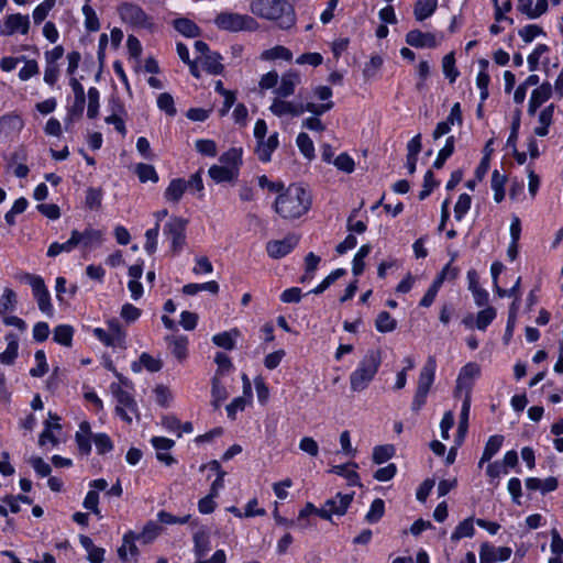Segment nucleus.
<instances>
[{"label":"nucleus","mask_w":563,"mask_h":563,"mask_svg":"<svg viewBox=\"0 0 563 563\" xmlns=\"http://www.w3.org/2000/svg\"><path fill=\"white\" fill-rule=\"evenodd\" d=\"M249 9L255 16L273 21L283 30L296 23L295 9L288 0H251Z\"/></svg>","instance_id":"obj_1"},{"label":"nucleus","mask_w":563,"mask_h":563,"mask_svg":"<svg viewBox=\"0 0 563 563\" xmlns=\"http://www.w3.org/2000/svg\"><path fill=\"white\" fill-rule=\"evenodd\" d=\"M310 206L309 192L299 185H290L276 198L274 209L283 219L294 220L303 216Z\"/></svg>","instance_id":"obj_2"},{"label":"nucleus","mask_w":563,"mask_h":563,"mask_svg":"<svg viewBox=\"0 0 563 563\" xmlns=\"http://www.w3.org/2000/svg\"><path fill=\"white\" fill-rule=\"evenodd\" d=\"M380 363L382 357L378 351H367L350 375L351 390L356 393L365 390L378 373Z\"/></svg>","instance_id":"obj_3"},{"label":"nucleus","mask_w":563,"mask_h":563,"mask_svg":"<svg viewBox=\"0 0 563 563\" xmlns=\"http://www.w3.org/2000/svg\"><path fill=\"white\" fill-rule=\"evenodd\" d=\"M214 24L219 30L227 32H253L258 29V23L252 15L223 11L214 18Z\"/></svg>","instance_id":"obj_4"},{"label":"nucleus","mask_w":563,"mask_h":563,"mask_svg":"<svg viewBox=\"0 0 563 563\" xmlns=\"http://www.w3.org/2000/svg\"><path fill=\"white\" fill-rule=\"evenodd\" d=\"M111 389L117 400L115 413L126 423H132L133 416L137 417V405L133 396L120 386L112 384Z\"/></svg>","instance_id":"obj_5"},{"label":"nucleus","mask_w":563,"mask_h":563,"mask_svg":"<svg viewBox=\"0 0 563 563\" xmlns=\"http://www.w3.org/2000/svg\"><path fill=\"white\" fill-rule=\"evenodd\" d=\"M31 27L30 16L22 13H11L3 18L0 25V35L12 36L14 34L26 35Z\"/></svg>","instance_id":"obj_6"},{"label":"nucleus","mask_w":563,"mask_h":563,"mask_svg":"<svg viewBox=\"0 0 563 563\" xmlns=\"http://www.w3.org/2000/svg\"><path fill=\"white\" fill-rule=\"evenodd\" d=\"M187 221L179 217L170 218L164 225V234L172 241V250L178 254L185 245Z\"/></svg>","instance_id":"obj_7"},{"label":"nucleus","mask_w":563,"mask_h":563,"mask_svg":"<svg viewBox=\"0 0 563 563\" xmlns=\"http://www.w3.org/2000/svg\"><path fill=\"white\" fill-rule=\"evenodd\" d=\"M354 498V494L338 493L333 498L325 501L319 510V516L323 519H331L333 515L342 516L346 512Z\"/></svg>","instance_id":"obj_8"},{"label":"nucleus","mask_w":563,"mask_h":563,"mask_svg":"<svg viewBox=\"0 0 563 563\" xmlns=\"http://www.w3.org/2000/svg\"><path fill=\"white\" fill-rule=\"evenodd\" d=\"M119 14L121 19L133 26L150 29L152 22L146 13L136 4L123 3L119 7Z\"/></svg>","instance_id":"obj_9"},{"label":"nucleus","mask_w":563,"mask_h":563,"mask_svg":"<svg viewBox=\"0 0 563 563\" xmlns=\"http://www.w3.org/2000/svg\"><path fill=\"white\" fill-rule=\"evenodd\" d=\"M76 245L84 251H91L99 247L103 242V232L92 228H86L82 232L78 230L71 231Z\"/></svg>","instance_id":"obj_10"},{"label":"nucleus","mask_w":563,"mask_h":563,"mask_svg":"<svg viewBox=\"0 0 563 563\" xmlns=\"http://www.w3.org/2000/svg\"><path fill=\"white\" fill-rule=\"evenodd\" d=\"M511 549L508 547H494L483 542L479 548V563L505 562L511 556Z\"/></svg>","instance_id":"obj_11"},{"label":"nucleus","mask_w":563,"mask_h":563,"mask_svg":"<svg viewBox=\"0 0 563 563\" xmlns=\"http://www.w3.org/2000/svg\"><path fill=\"white\" fill-rule=\"evenodd\" d=\"M299 238L295 234H289L283 240L269 241L266 245V251L272 258H282L289 254L298 244Z\"/></svg>","instance_id":"obj_12"},{"label":"nucleus","mask_w":563,"mask_h":563,"mask_svg":"<svg viewBox=\"0 0 563 563\" xmlns=\"http://www.w3.org/2000/svg\"><path fill=\"white\" fill-rule=\"evenodd\" d=\"M269 110L276 117L291 115L299 117L305 112L303 103L287 101L285 98L276 97L272 104L269 106Z\"/></svg>","instance_id":"obj_13"},{"label":"nucleus","mask_w":563,"mask_h":563,"mask_svg":"<svg viewBox=\"0 0 563 563\" xmlns=\"http://www.w3.org/2000/svg\"><path fill=\"white\" fill-rule=\"evenodd\" d=\"M481 368L476 363H467L464 365L456 379V393L465 391V395L471 396V388L473 382L479 376Z\"/></svg>","instance_id":"obj_14"},{"label":"nucleus","mask_w":563,"mask_h":563,"mask_svg":"<svg viewBox=\"0 0 563 563\" xmlns=\"http://www.w3.org/2000/svg\"><path fill=\"white\" fill-rule=\"evenodd\" d=\"M552 92L550 82H543L533 89L529 99L528 114L534 115L537 110L551 98Z\"/></svg>","instance_id":"obj_15"},{"label":"nucleus","mask_w":563,"mask_h":563,"mask_svg":"<svg viewBox=\"0 0 563 563\" xmlns=\"http://www.w3.org/2000/svg\"><path fill=\"white\" fill-rule=\"evenodd\" d=\"M300 84V75L295 70L283 74L279 85L275 89L277 97L287 98L294 95L297 85Z\"/></svg>","instance_id":"obj_16"},{"label":"nucleus","mask_w":563,"mask_h":563,"mask_svg":"<svg viewBox=\"0 0 563 563\" xmlns=\"http://www.w3.org/2000/svg\"><path fill=\"white\" fill-rule=\"evenodd\" d=\"M278 133L271 134L267 139L257 141L256 154L261 162L267 163L272 158L273 152L278 147Z\"/></svg>","instance_id":"obj_17"},{"label":"nucleus","mask_w":563,"mask_h":563,"mask_svg":"<svg viewBox=\"0 0 563 563\" xmlns=\"http://www.w3.org/2000/svg\"><path fill=\"white\" fill-rule=\"evenodd\" d=\"M435 360L430 356L421 368L417 390L429 393L435 375Z\"/></svg>","instance_id":"obj_18"},{"label":"nucleus","mask_w":563,"mask_h":563,"mask_svg":"<svg viewBox=\"0 0 563 563\" xmlns=\"http://www.w3.org/2000/svg\"><path fill=\"white\" fill-rule=\"evenodd\" d=\"M406 42L418 48H433L438 45L435 36L432 33H423L419 30H412L407 33Z\"/></svg>","instance_id":"obj_19"},{"label":"nucleus","mask_w":563,"mask_h":563,"mask_svg":"<svg viewBox=\"0 0 563 563\" xmlns=\"http://www.w3.org/2000/svg\"><path fill=\"white\" fill-rule=\"evenodd\" d=\"M168 349L172 354L183 361L187 357L188 354V338L186 335L175 334L165 338Z\"/></svg>","instance_id":"obj_20"},{"label":"nucleus","mask_w":563,"mask_h":563,"mask_svg":"<svg viewBox=\"0 0 563 563\" xmlns=\"http://www.w3.org/2000/svg\"><path fill=\"white\" fill-rule=\"evenodd\" d=\"M503 268H504V265L499 262H495L492 264L490 273H492L495 290L499 297L516 296L517 292H519L521 277L517 278L515 285L509 290H505V289L500 288L497 284V278H498L499 274L501 273Z\"/></svg>","instance_id":"obj_21"},{"label":"nucleus","mask_w":563,"mask_h":563,"mask_svg":"<svg viewBox=\"0 0 563 563\" xmlns=\"http://www.w3.org/2000/svg\"><path fill=\"white\" fill-rule=\"evenodd\" d=\"M211 549L210 537L206 530H199L194 534V553L196 560L205 559Z\"/></svg>","instance_id":"obj_22"},{"label":"nucleus","mask_w":563,"mask_h":563,"mask_svg":"<svg viewBox=\"0 0 563 563\" xmlns=\"http://www.w3.org/2000/svg\"><path fill=\"white\" fill-rule=\"evenodd\" d=\"M526 487L529 490H539L541 494H547L553 492L558 487V479L555 477H548L545 479H540L537 477H528L526 479Z\"/></svg>","instance_id":"obj_23"},{"label":"nucleus","mask_w":563,"mask_h":563,"mask_svg":"<svg viewBox=\"0 0 563 563\" xmlns=\"http://www.w3.org/2000/svg\"><path fill=\"white\" fill-rule=\"evenodd\" d=\"M90 424L87 421H82L79 424V430L76 432L75 439L78 445V450L81 454L88 455L91 451V438H90Z\"/></svg>","instance_id":"obj_24"},{"label":"nucleus","mask_w":563,"mask_h":563,"mask_svg":"<svg viewBox=\"0 0 563 563\" xmlns=\"http://www.w3.org/2000/svg\"><path fill=\"white\" fill-rule=\"evenodd\" d=\"M187 190V183L183 178L173 179L164 192V198L168 202L177 203L185 191Z\"/></svg>","instance_id":"obj_25"},{"label":"nucleus","mask_w":563,"mask_h":563,"mask_svg":"<svg viewBox=\"0 0 563 563\" xmlns=\"http://www.w3.org/2000/svg\"><path fill=\"white\" fill-rule=\"evenodd\" d=\"M198 60L203 69L211 75H220L224 69L221 63L222 56L217 52H212L203 57H198Z\"/></svg>","instance_id":"obj_26"},{"label":"nucleus","mask_w":563,"mask_h":563,"mask_svg":"<svg viewBox=\"0 0 563 563\" xmlns=\"http://www.w3.org/2000/svg\"><path fill=\"white\" fill-rule=\"evenodd\" d=\"M209 176L217 183L232 181L238 177L234 167L213 165L208 170Z\"/></svg>","instance_id":"obj_27"},{"label":"nucleus","mask_w":563,"mask_h":563,"mask_svg":"<svg viewBox=\"0 0 563 563\" xmlns=\"http://www.w3.org/2000/svg\"><path fill=\"white\" fill-rule=\"evenodd\" d=\"M357 465L355 463L335 465L331 472L346 478L350 486H361L360 476L356 473Z\"/></svg>","instance_id":"obj_28"},{"label":"nucleus","mask_w":563,"mask_h":563,"mask_svg":"<svg viewBox=\"0 0 563 563\" xmlns=\"http://www.w3.org/2000/svg\"><path fill=\"white\" fill-rule=\"evenodd\" d=\"M69 85L73 89L75 96V102L73 108L70 109L71 113L77 115H81L85 108V90L82 85L75 78L71 77L69 80Z\"/></svg>","instance_id":"obj_29"},{"label":"nucleus","mask_w":563,"mask_h":563,"mask_svg":"<svg viewBox=\"0 0 563 563\" xmlns=\"http://www.w3.org/2000/svg\"><path fill=\"white\" fill-rule=\"evenodd\" d=\"M7 349L0 353V362L2 364L10 365L14 362L18 356L19 343L18 338L13 333L5 335Z\"/></svg>","instance_id":"obj_30"},{"label":"nucleus","mask_w":563,"mask_h":563,"mask_svg":"<svg viewBox=\"0 0 563 563\" xmlns=\"http://www.w3.org/2000/svg\"><path fill=\"white\" fill-rule=\"evenodd\" d=\"M504 442V437L499 434L492 435L486 445L484 448L482 457L479 460L478 466L482 467L485 462L490 461V459L500 450Z\"/></svg>","instance_id":"obj_31"},{"label":"nucleus","mask_w":563,"mask_h":563,"mask_svg":"<svg viewBox=\"0 0 563 563\" xmlns=\"http://www.w3.org/2000/svg\"><path fill=\"white\" fill-rule=\"evenodd\" d=\"M240 336V331L238 329H232L230 331H224L212 336V342L222 349L233 350L235 346V341Z\"/></svg>","instance_id":"obj_32"},{"label":"nucleus","mask_w":563,"mask_h":563,"mask_svg":"<svg viewBox=\"0 0 563 563\" xmlns=\"http://www.w3.org/2000/svg\"><path fill=\"white\" fill-rule=\"evenodd\" d=\"M554 112V104H549L539 113L538 121L540 123L539 126L534 129V134L538 136H545L549 133V126L552 123Z\"/></svg>","instance_id":"obj_33"},{"label":"nucleus","mask_w":563,"mask_h":563,"mask_svg":"<svg viewBox=\"0 0 563 563\" xmlns=\"http://www.w3.org/2000/svg\"><path fill=\"white\" fill-rule=\"evenodd\" d=\"M137 539L133 532H128L123 537V544L118 549V555L121 560H128L129 556L134 558L137 555V548L134 541Z\"/></svg>","instance_id":"obj_34"},{"label":"nucleus","mask_w":563,"mask_h":563,"mask_svg":"<svg viewBox=\"0 0 563 563\" xmlns=\"http://www.w3.org/2000/svg\"><path fill=\"white\" fill-rule=\"evenodd\" d=\"M174 27L184 36L197 37L200 35L199 26L189 19L180 18L174 21Z\"/></svg>","instance_id":"obj_35"},{"label":"nucleus","mask_w":563,"mask_h":563,"mask_svg":"<svg viewBox=\"0 0 563 563\" xmlns=\"http://www.w3.org/2000/svg\"><path fill=\"white\" fill-rule=\"evenodd\" d=\"M438 5L437 0H417L415 5V16L418 21H423L431 16Z\"/></svg>","instance_id":"obj_36"},{"label":"nucleus","mask_w":563,"mask_h":563,"mask_svg":"<svg viewBox=\"0 0 563 563\" xmlns=\"http://www.w3.org/2000/svg\"><path fill=\"white\" fill-rule=\"evenodd\" d=\"M74 336V328L68 324H59L53 331V339L56 343L70 346Z\"/></svg>","instance_id":"obj_37"},{"label":"nucleus","mask_w":563,"mask_h":563,"mask_svg":"<svg viewBox=\"0 0 563 563\" xmlns=\"http://www.w3.org/2000/svg\"><path fill=\"white\" fill-rule=\"evenodd\" d=\"M475 533L473 518H466L461 521L451 534L452 541H459L463 538H472Z\"/></svg>","instance_id":"obj_38"},{"label":"nucleus","mask_w":563,"mask_h":563,"mask_svg":"<svg viewBox=\"0 0 563 563\" xmlns=\"http://www.w3.org/2000/svg\"><path fill=\"white\" fill-rule=\"evenodd\" d=\"M49 418L55 420V424L52 426L51 422L46 421L45 428L38 439V443L42 446L46 445V443H48V442L52 443L53 445H57V443H58V440L54 435L52 429L53 428L58 429V430L60 429V424L58 423L59 418L52 413H49Z\"/></svg>","instance_id":"obj_39"},{"label":"nucleus","mask_w":563,"mask_h":563,"mask_svg":"<svg viewBox=\"0 0 563 563\" xmlns=\"http://www.w3.org/2000/svg\"><path fill=\"white\" fill-rule=\"evenodd\" d=\"M470 408H471V396L465 395V398L462 404L459 429H457V438L461 441L464 439V437L467 432Z\"/></svg>","instance_id":"obj_40"},{"label":"nucleus","mask_w":563,"mask_h":563,"mask_svg":"<svg viewBox=\"0 0 563 563\" xmlns=\"http://www.w3.org/2000/svg\"><path fill=\"white\" fill-rule=\"evenodd\" d=\"M261 58L263 60H276V59L290 60L292 58V53L287 47L277 45L275 47L264 51L261 54Z\"/></svg>","instance_id":"obj_41"},{"label":"nucleus","mask_w":563,"mask_h":563,"mask_svg":"<svg viewBox=\"0 0 563 563\" xmlns=\"http://www.w3.org/2000/svg\"><path fill=\"white\" fill-rule=\"evenodd\" d=\"M220 163L228 167H234L239 174L240 165L242 164V148H230L220 156Z\"/></svg>","instance_id":"obj_42"},{"label":"nucleus","mask_w":563,"mask_h":563,"mask_svg":"<svg viewBox=\"0 0 563 563\" xmlns=\"http://www.w3.org/2000/svg\"><path fill=\"white\" fill-rule=\"evenodd\" d=\"M506 183V176L500 174L499 170L495 169L492 174L490 186L494 191V200L496 202H501L505 198L504 186Z\"/></svg>","instance_id":"obj_43"},{"label":"nucleus","mask_w":563,"mask_h":563,"mask_svg":"<svg viewBox=\"0 0 563 563\" xmlns=\"http://www.w3.org/2000/svg\"><path fill=\"white\" fill-rule=\"evenodd\" d=\"M296 144H297L299 151L301 152V154L306 158L312 159L314 157L313 141L307 133H305V132L299 133L296 139Z\"/></svg>","instance_id":"obj_44"},{"label":"nucleus","mask_w":563,"mask_h":563,"mask_svg":"<svg viewBox=\"0 0 563 563\" xmlns=\"http://www.w3.org/2000/svg\"><path fill=\"white\" fill-rule=\"evenodd\" d=\"M375 325L378 332L387 333L396 329L397 322L387 311H382L376 318Z\"/></svg>","instance_id":"obj_45"},{"label":"nucleus","mask_w":563,"mask_h":563,"mask_svg":"<svg viewBox=\"0 0 563 563\" xmlns=\"http://www.w3.org/2000/svg\"><path fill=\"white\" fill-rule=\"evenodd\" d=\"M88 108L87 115L90 119L97 118L100 107V92L96 87H90L87 92Z\"/></svg>","instance_id":"obj_46"},{"label":"nucleus","mask_w":563,"mask_h":563,"mask_svg":"<svg viewBox=\"0 0 563 563\" xmlns=\"http://www.w3.org/2000/svg\"><path fill=\"white\" fill-rule=\"evenodd\" d=\"M141 366L145 367L150 372H158L162 368V363L150 354L142 353L140 356V364L133 363L132 368L134 372H140Z\"/></svg>","instance_id":"obj_47"},{"label":"nucleus","mask_w":563,"mask_h":563,"mask_svg":"<svg viewBox=\"0 0 563 563\" xmlns=\"http://www.w3.org/2000/svg\"><path fill=\"white\" fill-rule=\"evenodd\" d=\"M496 314V309L493 307H487L481 310L476 316L475 327L481 331H485L487 327L494 321Z\"/></svg>","instance_id":"obj_48"},{"label":"nucleus","mask_w":563,"mask_h":563,"mask_svg":"<svg viewBox=\"0 0 563 563\" xmlns=\"http://www.w3.org/2000/svg\"><path fill=\"white\" fill-rule=\"evenodd\" d=\"M75 247H77L76 240L74 239L73 233H71L70 238L66 242H64V243H58V242L52 243L48 246L47 256L55 257V256L59 255L63 252L69 253Z\"/></svg>","instance_id":"obj_49"},{"label":"nucleus","mask_w":563,"mask_h":563,"mask_svg":"<svg viewBox=\"0 0 563 563\" xmlns=\"http://www.w3.org/2000/svg\"><path fill=\"white\" fill-rule=\"evenodd\" d=\"M55 4L56 0H44L38 5H36L32 12L34 23L41 24L46 19L52 9L55 7Z\"/></svg>","instance_id":"obj_50"},{"label":"nucleus","mask_w":563,"mask_h":563,"mask_svg":"<svg viewBox=\"0 0 563 563\" xmlns=\"http://www.w3.org/2000/svg\"><path fill=\"white\" fill-rule=\"evenodd\" d=\"M16 306V294L11 288H4L0 296V314L13 311Z\"/></svg>","instance_id":"obj_51"},{"label":"nucleus","mask_w":563,"mask_h":563,"mask_svg":"<svg viewBox=\"0 0 563 563\" xmlns=\"http://www.w3.org/2000/svg\"><path fill=\"white\" fill-rule=\"evenodd\" d=\"M454 136H449L446 139L445 145L439 151L435 161L433 162V167L437 169L442 168L445 161L453 154L454 152Z\"/></svg>","instance_id":"obj_52"},{"label":"nucleus","mask_w":563,"mask_h":563,"mask_svg":"<svg viewBox=\"0 0 563 563\" xmlns=\"http://www.w3.org/2000/svg\"><path fill=\"white\" fill-rule=\"evenodd\" d=\"M112 104H113V107H112L113 113L106 118V122L108 124H113L115 130L124 135L126 132L124 121L117 113V111L122 110V106H121L119 99H114V98L112 99Z\"/></svg>","instance_id":"obj_53"},{"label":"nucleus","mask_w":563,"mask_h":563,"mask_svg":"<svg viewBox=\"0 0 563 563\" xmlns=\"http://www.w3.org/2000/svg\"><path fill=\"white\" fill-rule=\"evenodd\" d=\"M135 174L137 175L140 181L146 183L148 180L153 183L158 181V175L154 168V166L140 163L135 166Z\"/></svg>","instance_id":"obj_54"},{"label":"nucleus","mask_w":563,"mask_h":563,"mask_svg":"<svg viewBox=\"0 0 563 563\" xmlns=\"http://www.w3.org/2000/svg\"><path fill=\"white\" fill-rule=\"evenodd\" d=\"M82 14L85 16V27L89 32H97L100 29L99 18L96 11L89 5L82 7Z\"/></svg>","instance_id":"obj_55"},{"label":"nucleus","mask_w":563,"mask_h":563,"mask_svg":"<svg viewBox=\"0 0 563 563\" xmlns=\"http://www.w3.org/2000/svg\"><path fill=\"white\" fill-rule=\"evenodd\" d=\"M212 404L216 408H219L221 404L228 398V391L223 385L220 384V380L217 376L212 378Z\"/></svg>","instance_id":"obj_56"},{"label":"nucleus","mask_w":563,"mask_h":563,"mask_svg":"<svg viewBox=\"0 0 563 563\" xmlns=\"http://www.w3.org/2000/svg\"><path fill=\"white\" fill-rule=\"evenodd\" d=\"M443 73L450 82H454L459 77V70L455 67V58L453 53H449L443 57L442 60Z\"/></svg>","instance_id":"obj_57"},{"label":"nucleus","mask_w":563,"mask_h":563,"mask_svg":"<svg viewBox=\"0 0 563 563\" xmlns=\"http://www.w3.org/2000/svg\"><path fill=\"white\" fill-rule=\"evenodd\" d=\"M395 454V448L390 444L378 445L373 450V461L376 464H383Z\"/></svg>","instance_id":"obj_58"},{"label":"nucleus","mask_w":563,"mask_h":563,"mask_svg":"<svg viewBox=\"0 0 563 563\" xmlns=\"http://www.w3.org/2000/svg\"><path fill=\"white\" fill-rule=\"evenodd\" d=\"M161 533V528L155 522H148L143 528L142 532L136 534L137 540H140L142 543L147 544L152 542L154 539L158 537Z\"/></svg>","instance_id":"obj_59"},{"label":"nucleus","mask_w":563,"mask_h":563,"mask_svg":"<svg viewBox=\"0 0 563 563\" xmlns=\"http://www.w3.org/2000/svg\"><path fill=\"white\" fill-rule=\"evenodd\" d=\"M384 511H385L384 500L380 498H376L372 503L371 508L365 516V519L369 523H375L383 517Z\"/></svg>","instance_id":"obj_60"},{"label":"nucleus","mask_w":563,"mask_h":563,"mask_svg":"<svg viewBox=\"0 0 563 563\" xmlns=\"http://www.w3.org/2000/svg\"><path fill=\"white\" fill-rule=\"evenodd\" d=\"M472 203V198L467 194L460 195L454 206V217L457 221H461L464 216L468 212Z\"/></svg>","instance_id":"obj_61"},{"label":"nucleus","mask_w":563,"mask_h":563,"mask_svg":"<svg viewBox=\"0 0 563 563\" xmlns=\"http://www.w3.org/2000/svg\"><path fill=\"white\" fill-rule=\"evenodd\" d=\"M109 325V334L115 346H123L125 341V331L122 329L120 323L115 320H111L108 323Z\"/></svg>","instance_id":"obj_62"},{"label":"nucleus","mask_w":563,"mask_h":563,"mask_svg":"<svg viewBox=\"0 0 563 563\" xmlns=\"http://www.w3.org/2000/svg\"><path fill=\"white\" fill-rule=\"evenodd\" d=\"M38 73H40L38 63L35 59H32V60H25V64L19 70L18 76L21 81H26L30 78L38 75Z\"/></svg>","instance_id":"obj_63"},{"label":"nucleus","mask_w":563,"mask_h":563,"mask_svg":"<svg viewBox=\"0 0 563 563\" xmlns=\"http://www.w3.org/2000/svg\"><path fill=\"white\" fill-rule=\"evenodd\" d=\"M334 166L346 174H351L355 168L354 159L346 153H341L334 161Z\"/></svg>","instance_id":"obj_64"}]
</instances>
